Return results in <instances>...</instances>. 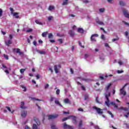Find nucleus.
Returning <instances> with one entry per match:
<instances>
[{"instance_id":"1","label":"nucleus","mask_w":129,"mask_h":129,"mask_svg":"<svg viewBox=\"0 0 129 129\" xmlns=\"http://www.w3.org/2000/svg\"><path fill=\"white\" fill-rule=\"evenodd\" d=\"M110 86H111V84H109L107 86H106L105 90V97L106 99V101H105V104L107 106H109V99L108 97L110 96V92L108 90L109 88H110Z\"/></svg>"},{"instance_id":"2","label":"nucleus","mask_w":129,"mask_h":129,"mask_svg":"<svg viewBox=\"0 0 129 129\" xmlns=\"http://www.w3.org/2000/svg\"><path fill=\"white\" fill-rule=\"evenodd\" d=\"M0 64L2 65V67H1L2 69H3L4 71H5V73L6 74H9V71H10L11 70V68L10 67H7L5 64L0 63Z\"/></svg>"},{"instance_id":"3","label":"nucleus","mask_w":129,"mask_h":129,"mask_svg":"<svg viewBox=\"0 0 129 129\" xmlns=\"http://www.w3.org/2000/svg\"><path fill=\"white\" fill-rule=\"evenodd\" d=\"M93 109H94L95 110H96L97 112V113H98L99 114H102L103 112H102V109L98 108L96 106H93L92 107Z\"/></svg>"},{"instance_id":"4","label":"nucleus","mask_w":129,"mask_h":129,"mask_svg":"<svg viewBox=\"0 0 129 129\" xmlns=\"http://www.w3.org/2000/svg\"><path fill=\"white\" fill-rule=\"evenodd\" d=\"M95 21L96 23L100 26H105V25L103 22L100 21L97 17L96 18Z\"/></svg>"},{"instance_id":"5","label":"nucleus","mask_w":129,"mask_h":129,"mask_svg":"<svg viewBox=\"0 0 129 129\" xmlns=\"http://www.w3.org/2000/svg\"><path fill=\"white\" fill-rule=\"evenodd\" d=\"M63 128H70V129H73L74 128V126H70L69 125H68L66 124V123H63Z\"/></svg>"},{"instance_id":"6","label":"nucleus","mask_w":129,"mask_h":129,"mask_svg":"<svg viewBox=\"0 0 129 129\" xmlns=\"http://www.w3.org/2000/svg\"><path fill=\"white\" fill-rule=\"evenodd\" d=\"M58 114H54L53 115H49L48 116V119H53V118H56L58 116Z\"/></svg>"},{"instance_id":"7","label":"nucleus","mask_w":129,"mask_h":129,"mask_svg":"<svg viewBox=\"0 0 129 129\" xmlns=\"http://www.w3.org/2000/svg\"><path fill=\"white\" fill-rule=\"evenodd\" d=\"M123 13L124 16L125 17V18H127V19H129V14L127 11H126L125 9L123 10Z\"/></svg>"},{"instance_id":"8","label":"nucleus","mask_w":129,"mask_h":129,"mask_svg":"<svg viewBox=\"0 0 129 129\" xmlns=\"http://www.w3.org/2000/svg\"><path fill=\"white\" fill-rule=\"evenodd\" d=\"M36 52H37V53H38L39 54H40V55H45V54H46V51H45V50H36Z\"/></svg>"},{"instance_id":"9","label":"nucleus","mask_w":129,"mask_h":129,"mask_svg":"<svg viewBox=\"0 0 129 129\" xmlns=\"http://www.w3.org/2000/svg\"><path fill=\"white\" fill-rule=\"evenodd\" d=\"M9 9L11 11V15H13V16H16V15H19V13L14 12V9H13L12 8H10Z\"/></svg>"},{"instance_id":"10","label":"nucleus","mask_w":129,"mask_h":129,"mask_svg":"<svg viewBox=\"0 0 129 129\" xmlns=\"http://www.w3.org/2000/svg\"><path fill=\"white\" fill-rule=\"evenodd\" d=\"M70 117L72 118L73 123L75 124L77 123V121L76 120V117L75 116H70Z\"/></svg>"},{"instance_id":"11","label":"nucleus","mask_w":129,"mask_h":129,"mask_svg":"<svg viewBox=\"0 0 129 129\" xmlns=\"http://www.w3.org/2000/svg\"><path fill=\"white\" fill-rule=\"evenodd\" d=\"M120 94H122V95H126V92L123 90V88L122 89H120Z\"/></svg>"},{"instance_id":"12","label":"nucleus","mask_w":129,"mask_h":129,"mask_svg":"<svg viewBox=\"0 0 129 129\" xmlns=\"http://www.w3.org/2000/svg\"><path fill=\"white\" fill-rule=\"evenodd\" d=\"M69 35L71 37H74L75 35V33L74 32V30H71L69 33Z\"/></svg>"},{"instance_id":"13","label":"nucleus","mask_w":129,"mask_h":129,"mask_svg":"<svg viewBox=\"0 0 129 129\" xmlns=\"http://www.w3.org/2000/svg\"><path fill=\"white\" fill-rule=\"evenodd\" d=\"M21 116L22 117H25L27 116V111H23L21 113Z\"/></svg>"},{"instance_id":"14","label":"nucleus","mask_w":129,"mask_h":129,"mask_svg":"<svg viewBox=\"0 0 129 129\" xmlns=\"http://www.w3.org/2000/svg\"><path fill=\"white\" fill-rule=\"evenodd\" d=\"M12 43V40H8L7 41H5V43L7 46H10Z\"/></svg>"},{"instance_id":"15","label":"nucleus","mask_w":129,"mask_h":129,"mask_svg":"<svg viewBox=\"0 0 129 129\" xmlns=\"http://www.w3.org/2000/svg\"><path fill=\"white\" fill-rule=\"evenodd\" d=\"M14 51H16V53L19 54L20 55H22V54H23V52H21L20 51V49L19 48L14 49Z\"/></svg>"},{"instance_id":"16","label":"nucleus","mask_w":129,"mask_h":129,"mask_svg":"<svg viewBox=\"0 0 129 129\" xmlns=\"http://www.w3.org/2000/svg\"><path fill=\"white\" fill-rule=\"evenodd\" d=\"M110 104H112V105H113L114 107H115V108H117L118 106H117V104H115V102H112L110 103Z\"/></svg>"},{"instance_id":"17","label":"nucleus","mask_w":129,"mask_h":129,"mask_svg":"<svg viewBox=\"0 0 129 129\" xmlns=\"http://www.w3.org/2000/svg\"><path fill=\"white\" fill-rule=\"evenodd\" d=\"M54 70L55 73H58L59 72L58 71V66H54Z\"/></svg>"},{"instance_id":"18","label":"nucleus","mask_w":129,"mask_h":129,"mask_svg":"<svg viewBox=\"0 0 129 129\" xmlns=\"http://www.w3.org/2000/svg\"><path fill=\"white\" fill-rule=\"evenodd\" d=\"M24 105H25V103L24 102H22L20 105L21 108H22V109L26 108V107Z\"/></svg>"},{"instance_id":"19","label":"nucleus","mask_w":129,"mask_h":129,"mask_svg":"<svg viewBox=\"0 0 129 129\" xmlns=\"http://www.w3.org/2000/svg\"><path fill=\"white\" fill-rule=\"evenodd\" d=\"M78 32L79 33H81V34H83V33H84V31L83 30V29H82V28H79L78 29Z\"/></svg>"},{"instance_id":"20","label":"nucleus","mask_w":129,"mask_h":129,"mask_svg":"<svg viewBox=\"0 0 129 129\" xmlns=\"http://www.w3.org/2000/svg\"><path fill=\"white\" fill-rule=\"evenodd\" d=\"M51 129H58V127L56 126L55 124H52L51 125Z\"/></svg>"},{"instance_id":"21","label":"nucleus","mask_w":129,"mask_h":129,"mask_svg":"<svg viewBox=\"0 0 129 129\" xmlns=\"http://www.w3.org/2000/svg\"><path fill=\"white\" fill-rule=\"evenodd\" d=\"M119 5L121 7H123V6H125V4L123 1H120Z\"/></svg>"},{"instance_id":"22","label":"nucleus","mask_w":129,"mask_h":129,"mask_svg":"<svg viewBox=\"0 0 129 129\" xmlns=\"http://www.w3.org/2000/svg\"><path fill=\"white\" fill-rule=\"evenodd\" d=\"M84 96H85V100H86L88 99V97H89V95H88V94H85L84 95Z\"/></svg>"},{"instance_id":"23","label":"nucleus","mask_w":129,"mask_h":129,"mask_svg":"<svg viewBox=\"0 0 129 129\" xmlns=\"http://www.w3.org/2000/svg\"><path fill=\"white\" fill-rule=\"evenodd\" d=\"M47 35H48V32H43L42 34V36L45 37L46 36H47Z\"/></svg>"},{"instance_id":"24","label":"nucleus","mask_w":129,"mask_h":129,"mask_svg":"<svg viewBox=\"0 0 129 129\" xmlns=\"http://www.w3.org/2000/svg\"><path fill=\"white\" fill-rule=\"evenodd\" d=\"M54 102L55 104H59L60 106H62V105L60 104V102H59V101L57 100L56 99L55 100Z\"/></svg>"},{"instance_id":"25","label":"nucleus","mask_w":129,"mask_h":129,"mask_svg":"<svg viewBox=\"0 0 129 129\" xmlns=\"http://www.w3.org/2000/svg\"><path fill=\"white\" fill-rule=\"evenodd\" d=\"M48 39H53V34L52 33L48 34Z\"/></svg>"},{"instance_id":"26","label":"nucleus","mask_w":129,"mask_h":129,"mask_svg":"<svg viewBox=\"0 0 129 129\" xmlns=\"http://www.w3.org/2000/svg\"><path fill=\"white\" fill-rule=\"evenodd\" d=\"M26 71V69H22L20 70V72L21 74H23Z\"/></svg>"},{"instance_id":"27","label":"nucleus","mask_w":129,"mask_h":129,"mask_svg":"<svg viewBox=\"0 0 129 129\" xmlns=\"http://www.w3.org/2000/svg\"><path fill=\"white\" fill-rule=\"evenodd\" d=\"M78 85H79V84L81 85V84L79 82H78ZM81 88H82V90H84V91L85 90V87H84V86L81 85Z\"/></svg>"},{"instance_id":"28","label":"nucleus","mask_w":129,"mask_h":129,"mask_svg":"<svg viewBox=\"0 0 129 129\" xmlns=\"http://www.w3.org/2000/svg\"><path fill=\"white\" fill-rule=\"evenodd\" d=\"M64 103H70V100L69 99H66L64 100Z\"/></svg>"},{"instance_id":"29","label":"nucleus","mask_w":129,"mask_h":129,"mask_svg":"<svg viewBox=\"0 0 129 129\" xmlns=\"http://www.w3.org/2000/svg\"><path fill=\"white\" fill-rule=\"evenodd\" d=\"M68 4V0H64L63 3L62 4L63 6H65Z\"/></svg>"},{"instance_id":"30","label":"nucleus","mask_w":129,"mask_h":129,"mask_svg":"<svg viewBox=\"0 0 129 129\" xmlns=\"http://www.w3.org/2000/svg\"><path fill=\"white\" fill-rule=\"evenodd\" d=\"M91 41H92V42H96V41L94 37H92V35L91 37Z\"/></svg>"},{"instance_id":"31","label":"nucleus","mask_w":129,"mask_h":129,"mask_svg":"<svg viewBox=\"0 0 129 129\" xmlns=\"http://www.w3.org/2000/svg\"><path fill=\"white\" fill-rule=\"evenodd\" d=\"M49 11H53L54 10V6H50L48 8Z\"/></svg>"},{"instance_id":"32","label":"nucleus","mask_w":129,"mask_h":129,"mask_svg":"<svg viewBox=\"0 0 129 129\" xmlns=\"http://www.w3.org/2000/svg\"><path fill=\"white\" fill-rule=\"evenodd\" d=\"M105 11V9H104V8H101L99 9L100 13H104Z\"/></svg>"},{"instance_id":"33","label":"nucleus","mask_w":129,"mask_h":129,"mask_svg":"<svg viewBox=\"0 0 129 129\" xmlns=\"http://www.w3.org/2000/svg\"><path fill=\"white\" fill-rule=\"evenodd\" d=\"M31 99H32L33 101H35V100H37V101H42V100H40L39 99H36L35 98H31Z\"/></svg>"},{"instance_id":"34","label":"nucleus","mask_w":129,"mask_h":129,"mask_svg":"<svg viewBox=\"0 0 129 129\" xmlns=\"http://www.w3.org/2000/svg\"><path fill=\"white\" fill-rule=\"evenodd\" d=\"M38 128V126L36 124H33V126H32V129H37Z\"/></svg>"},{"instance_id":"35","label":"nucleus","mask_w":129,"mask_h":129,"mask_svg":"<svg viewBox=\"0 0 129 129\" xmlns=\"http://www.w3.org/2000/svg\"><path fill=\"white\" fill-rule=\"evenodd\" d=\"M35 23L36 24H38V25H43V24L41 22H40V21L39 20H35Z\"/></svg>"},{"instance_id":"36","label":"nucleus","mask_w":129,"mask_h":129,"mask_svg":"<svg viewBox=\"0 0 129 129\" xmlns=\"http://www.w3.org/2000/svg\"><path fill=\"white\" fill-rule=\"evenodd\" d=\"M90 55L88 54H85V59H87L88 58H90Z\"/></svg>"},{"instance_id":"37","label":"nucleus","mask_w":129,"mask_h":129,"mask_svg":"<svg viewBox=\"0 0 129 129\" xmlns=\"http://www.w3.org/2000/svg\"><path fill=\"white\" fill-rule=\"evenodd\" d=\"M56 99V98L55 97H51L50 99V102H52V101H55V100Z\"/></svg>"},{"instance_id":"38","label":"nucleus","mask_w":129,"mask_h":129,"mask_svg":"<svg viewBox=\"0 0 129 129\" xmlns=\"http://www.w3.org/2000/svg\"><path fill=\"white\" fill-rule=\"evenodd\" d=\"M116 72L118 74H120V73H123V71L117 70L116 71Z\"/></svg>"},{"instance_id":"39","label":"nucleus","mask_w":129,"mask_h":129,"mask_svg":"<svg viewBox=\"0 0 129 129\" xmlns=\"http://www.w3.org/2000/svg\"><path fill=\"white\" fill-rule=\"evenodd\" d=\"M3 9H0V18L3 16Z\"/></svg>"},{"instance_id":"40","label":"nucleus","mask_w":129,"mask_h":129,"mask_svg":"<svg viewBox=\"0 0 129 129\" xmlns=\"http://www.w3.org/2000/svg\"><path fill=\"white\" fill-rule=\"evenodd\" d=\"M4 57L6 60H9V56L6 54H4Z\"/></svg>"},{"instance_id":"41","label":"nucleus","mask_w":129,"mask_h":129,"mask_svg":"<svg viewBox=\"0 0 129 129\" xmlns=\"http://www.w3.org/2000/svg\"><path fill=\"white\" fill-rule=\"evenodd\" d=\"M70 118V116L66 117L62 119V121H65V120H67V119H69Z\"/></svg>"},{"instance_id":"42","label":"nucleus","mask_w":129,"mask_h":129,"mask_svg":"<svg viewBox=\"0 0 129 129\" xmlns=\"http://www.w3.org/2000/svg\"><path fill=\"white\" fill-rule=\"evenodd\" d=\"M124 116H125V117H126V118L128 117L129 112L124 114Z\"/></svg>"},{"instance_id":"43","label":"nucleus","mask_w":129,"mask_h":129,"mask_svg":"<svg viewBox=\"0 0 129 129\" xmlns=\"http://www.w3.org/2000/svg\"><path fill=\"white\" fill-rule=\"evenodd\" d=\"M96 102H97V103H101V102H99V101L98 100V97H97L96 98Z\"/></svg>"},{"instance_id":"44","label":"nucleus","mask_w":129,"mask_h":129,"mask_svg":"<svg viewBox=\"0 0 129 129\" xmlns=\"http://www.w3.org/2000/svg\"><path fill=\"white\" fill-rule=\"evenodd\" d=\"M56 94L57 95H59L60 94V90L59 89H57L56 91Z\"/></svg>"},{"instance_id":"45","label":"nucleus","mask_w":129,"mask_h":129,"mask_svg":"<svg viewBox=\"0 0 129 129\" xmlns=\"http://www.w3.org/2000/svg\"><path fill=\"white\" fill-rule=\"evenodd\" d=\"M92 37H94V38L97 37H98V34H93V35H92Z\"/></svg>"},{"instance_id":"46","label":"nucleus","mask_w":129,"mask_h":129,"mask_svg":"<svg viewBox=\"0 0 129 129\" xmlns=\"http://www.w3.org/2000/svg\"><path fill=\"white\" fill-rule=\"evenodd\" d=\"M100 59L101 62H102V61H103V60H104V56H100Z\"/></svg>"},{"instance_id":"47","label":"nucleus","mask_w":129,"mask_h":129,"mask_svg":"<svg viewBox=\"0 0 129 129\" xmlns=\"http://www.w3.org/2000/svg\"><path fill=\"white\" fill-rule=\"evenodd\" d=\"M108 113H109V114H110L111 115V117H113V114H112V113H111V112H110V111H108Z\"/></svg>"},{"instance_id":"48","label":"nucleus","mask_w":129,"mask_h":129,"mask_svg":"<svg viewBox=\"0 0 129 129\" xmlns=\"http://www.w3.org/2000/svg\"><path fill=\"white\" fill-rule=\"evenodd\" d=\"M123 24H124V25H125L126 26H127V27H129V24H128V23L126 22H125V21H123Z\"/></svg>"},{"instance_id":"49","label":"nucleus","mask_w":129,"mask_h":129,"mask_svg":"<svg viewBox=\"0 0 129 129\" xmlns=\"http://www.w3.org/2000/svg\"><path fill=\"white\" fill-rule=\"evenodd\" d=\"M58 42H59L60 44H62L63 43V40L62 39H58Z\"/></svg>"},{"instance_id":"50","label":"nucleus","mask_w":129,"mask_h":129,"mask_svg":"<svg viewBox=\"0 0 129 129\" xmlns=\"http://www.w3.org/2000/svg\"><path fill=\"white\" fill-rule=\"evenodd\" d=\"M52 19H53V16H49V17H48V21H51Z\"/></svg>"},{"instance_id":"51","label":"nucleus","mask_w":129,"mask_h":129,"mask_svg":"<svg viewBox=\"0 0 129 129\" xmlns=\"http://www.w3.org/2000/svg\"><path fill=\"white\" fill-rule=\"evenodd\" d=\"M79 44L80 46V47H82V48H84V46L82 45V44L81 43V42L80 41H79Z\"/></svg>"},{"instance_id":"52","label":"nucleus","mask_w":129,"mask_h":129,"mask_svg":"<svg viewBox=\"0 0 129 129\" xmlns=\"http://www.w3.org/2000/svg\"><path fill=\"white\" fill-rule=\"evenodd\" d=\"M82 124H83V122H82V120H80V122H79V126H82Z\"/></svg>"},{"instance_id":"53","label":"nucleus","mask_w":129,"mask_h":129,"mask_svg":"<svg viewBox=\"0 0 129 129\" xmlns=\"http://www.w3.org/2000/svg\"><path fill=\"white\" fill-rule=\"evenodd\" d=\"M32 31H33V29H28V30H27V33H30V32H32Z\"/></svg>"},{"instance_id":"54","label":"nucleus","mask_w":129,"mask_h":129,"mask_svg":"<svg viewBox=\"0 0 129 129\" xmlns=\"http://www.w3.org/2000/svg\"><path fill=\"white\" fill-rule=\"evenodd\" d=\"M83 3H84V4H88V3H89V1L88 0H84L83 1Z\"/></svg>"},{"instance_id":"55","label":"nucleus","mask_w":129,"mask_h":129,"mask_svg":"<svg viewBox=\"0 0 129 129\" xmlns=\"http://www.w3.org/2000/svg\"><path fill=\"white\" fill-rule=\"evenodd\" d=\"M19 14L16 15V16H13L14 17H15L16 19H19L20 18V16L18 15Z\"/></svg>"},{"instance_id":"56","label":"nucleus","mask_w":129,"mask_h":129,"mask_svg":"<svg viewBox=\"0 0 129 129\" xmlns=\"http://www.w3.org/2000/svg\"><path fill=\"white\" fill-rule=\"evenodd\" d=\"M118 38H114L112 39V41L113 42H115V41H118Z\"/></svg>"},{"instance_id":"57","label":"nucleus","mask_w":129,"mask_h":129,"mask_svg":"<svg viewBox=\"0 0 129 129\" xmlns=\"http://www.w3.org/2000/svg\"><path fill=\"white\" fill-rule=\"evenodd\" d=\"M22 88L23 89H24L23 90V91H26V87H25V86H22Z\"/></svg>"},{"instance_id":"58","label":"nucleus","mask_w":129,"mask_h":129,"mask_svg":"<svg viewBox=\"0 0 129 129\" xmlns=\"http://www.w3.org/2000/svg\"><path fill=\"white\" fill-rule=\"evenodd\" d=\"M78 110L79 111H82V112H83V109H82V108H79Z\"/></svg>"},{"instance_id":"59","label":"nucleus","mask_w":129,"mask_h":129,"mask_svg":"<svg viewBox=\"0 0 129 129\" xmlns=\"http://www.w3.org/2000/svg\"><path fill=\"white\" fill-rule=\"evenodd\" d=\"M36 79H39L40 78V75L39 74H37L36 76Z\"/></svg>"},{"instance_id":"60","label":"nucleus","mask_w":129,"mask_h":129,"mask_svg":"<svg viewBox=\"0 0 129 129\" xmlns=\"http://www.w3.org/2000/svg\"><path fill=\"white\" fill-rule=\"evenodd\" d=\"M49 87V85L48 84H46V85L45 86V89H47Z\"/></svg>"},{"instance_id":"61","label":"nucleus","mask_w":129,"mask_h":129,"mask_svg":"<svg viewBox=\"0 0 129 129\" xmlns=\"http://www.w3.org/2000/svg\"><path fill=\"white\" fill-rule=\"evenodd\" d=\"M101 39H102V40H104L105 39V37H104V35L102 34L101 36Z\"/></svg>"},{"instance_id":"62","label":"nucleus","mask_w":129,"mask_h":129,"mask_svg":"<svg viewBox=\"0 0 129 129\" xmlns=\"http://www.w3.org/2000/svg\"><path fill=\"white\" fill-rule=\"evenodd\" d=\"M118 64L121 66V65H122V62L121 61H118Z\"/></svg>"},{"instance_id":"63","label":"nucleus","mask_w":129,"mask_h":129,"mask_svg":"<svg viewBox=\"0 0 129 129\" xmlns=\"http://www.w3.org/2000/svg\"><path fill=\"white\" fill-rule=\"evenodd\" d=\"M33 45L34 46H37V42L36 41H33Z\"/></svg>"},{"instance_id":"64","label":"nucleus","mask_w":129,"mask_h":129,"mask_svg":"<svg viewBox=\"0 0 129 129\" xmlns=\"http://www.w3.org/2000/svg\"><path fill=\"white\" fill-rule=\"evenodd\" d=\"M25 129H31L30 127H28V125L25 126Z\"/></svg>"}]
</instances>
